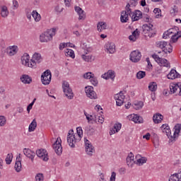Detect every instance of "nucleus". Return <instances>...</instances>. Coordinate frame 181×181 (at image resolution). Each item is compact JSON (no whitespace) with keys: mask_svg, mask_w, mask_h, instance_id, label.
<instances>
[{"mask_svg":"<svg viewBox=\"0 0 181 181\" xmlns=\"http://www.w3.org/2000/svg\"><path fill=\"white\" fill-rule=\"evenodd\" d=\"M56 32L57 30L54 28L47 30L40 35V41L41 43H47L53 40V36L56 35Z\"/></svg>","mask_w":181,"mask_h":181,"instance_id":"f257e3e1","label":"nucleus"},{"mask_svg":"<svg viewBox=\"0 0 181 181\" xmlns=\"http://www.w3.org/2000/svg\"><path fill=\"white\" fill-rule=\"evenodd\" d=\"M29 59H30V57H29V54H24L23 56L21 57L22 64L27 67H30L31 69H36V62H35V60L33 59H30V62H29Z\"/></svg>","mask_w":181,"mask_h":181,"instance_id":"f03ea898","label":"nucleus"},{"mask_svg":"<svg viewBox=\"0 0 181 181\" xmlns=\"http://www.w3.org/2000/svg\"><path fill=\"white\" fill-rule=\"evenodd\" d=\"M62 88L66 97H67V98L69 100H73L74 93H73V90H71L70 88V84H69V82L64 81L62 83Z\"/></svg>","mask_w":181,"mask_h":181,"instance_id":"7ed1b4c3","label":"nucleus"},{"mask_svg":"<svg viewBox=\"0 0 181 181\" xmlns=\"http://www.w3.org/2000/svg\"><path fill=\"white\" fill-rule=\"evenodd\" d=\"M80 139H76V135L74 134V131L71 129L68 132L67 135V142L71 148H76V143L78 142Z\"/></svg>","mask_w":181,"mask_h":181,"instance_id":"20e7f679","label":"nucleus"},{"mask_svg":"<svg viewBox=\"0 0 181 181\" xmlns=\"http://www.w3.org/2000/svg\"><path fill=\"white\" fill-rule=\"evenodd\" d=\"M41 81L44 86H48L52 81V72L47 69L44 71L41 75Z\"/></svg>","mask_w":181,"mask_h":181,"instance_id":"39448f33","label":"nucleus"},{"mask_svg":"<svg viewBox=\"0 0 181 181\" xmlns=\"http://www.w3.org/2000/svg\"><path fill=\"white\" fill-rule=\"evenodd\" d=\"M152 28H153V25H152L151 23L144 24L142 25L143 32L145 34L148 33V37H153V36L156 35V31H154Z\"/></svg>","mask_w":181,"mask_h":181,"instance_id":"423d86ee","label":"nucleus"},{"mask_svg":"<svg viewBox=\"0 0 181 181\" xmlns=\"http://www.w3.org/2000/svg\"><path fill=\"white\" fill-rule=\"evenodd\" d=\"M52 148L57 155H61L63 153V147H62V139L58 137L55 142L52 145Z\"/></svg>","mask_w":181,"mask_h":181,"instance_id":"0eeeda50","label":"nucleus"},{"mask_svg":"<svg viewBox=\"0 0 181 181\" xmlns=\"http://www.w3.org/2000/svg\"><path fill=\"white\" fill-rule=\"evenodd\" d=\"M84 142H85V148H86V152L87 155H89V156H93V153H94V146L91 144L90 141L87 139V138H84Z\"/></svg>","mask_w":181,"mask_h":181,"instance_id":"6e6552de","label":"nucleus"},{"mask_svg":"<svg viewBox=\"0 0 181 181\" xmlns=\"http://www.w3.org/2000/svg\"><path fill=\"white\" fill-rule=\"evenodd\" d=\"M85 90L88 98H90V100H97V93L94 91V88L93 86H86Z\"/></svg>","mask_w":181,"mask_h":181,"instance_id":"1a4fd4ad","label":"nucleus"},{"mask_svg":"<svg viewBox=\"0 0 181 181\" xmlns=\"http://www.w3.org/2000/svg\"><path fill=\"white\" fill-rule=\"evenodd\" d=\"M114 98L116 100V105H117V107H121V105L124 104L125 95H124V93H122V91H120L119 93L116 94L114 96Z\"/></svg>","mask_w":181,"mask_h":181,"instance_id":"9d476101","label":"nucleus"},{"mask_svg":"<svg viewBox=\"0 0 181 181\" xmlns=\"http://www.w3.org/2000/svg\"><path fill=\"white\" fill-rule=\"evenodd\" d=\"M141 57H142V55L139 51L134 50L130 54V60L133 63H138L141 60Z\"/></svg>","mask_w":181,"mask_h":181,"instance_id":"9b49d317","label":"nucleus"},{"mask_svg":"<svg viewBox=\"0 0 181 181\" xmlns=\"http://www.w3.org/2000/svg\"><path fill=\"white\" fill-rule=\"evenodd\" d=\"M36 155L40 159H42L45 162H47L49 160V158H47V151L45 149H38L36 151Z\"/></svg>","mask_w":181,"mask_h":181,"instance_id":"f8f14e48","label":"nucleus"},{"mask_svg":"<svg viewBox=\"0 0 181 181\" xmlns=\"http://www.w3.org/2000/svg\"><path fill=\"white\" fill-rule=\"evenodd\" d=\"M143 16L144 14L142 13V11L139 10H135L134 12H133L132 21V22H136L139 21V19H142Z\"/></svg>","mask_w":181,"mask_h":181,"instance_id":"ddd939ff","label":"nucleus"},{"mask_svg":"<svg viewBox=\"0 0 181 181\" xmlns=\"http://www.w3.org/2000/svg\"><path fill=\"white\" fill-rule=\"evenodd\" d=\"M101 77L105 80H109V78H111V80H114V78H115V71L112 70H109L107 73L103 74Z\"/></svg>","mask_w":181,"mask_h":181,"instance_id":"4468645a","label":"nucleus"},{"mask_svg":"<svg viewBox=\"0 0 181 181\" xmlns=\"http://www.w3.org/2000/svg\"><path fill=\"white\" fill-rule=\"evenodd\" d=\"M169 80H175V78H180V74L177 73L175 69H172L167 75Z\"/></svg>","mask_w":181,"mask_h":181,"instance_id":"2eb2a0df","label":"nucleus"},{"mask_svg":"<svg viewBox=\"0 0 181 181\" xmlns=\"http://www.w3.org/2000/svg\"><path fill=\"white\" fill-rule=\"evenodd\" d=\"M23 153L25 156H27V158H29V159H31V161L33 162L35 156H36V153H35V151H32L29 148H24Z\"/></svg>","mask_w":181,"mask_h":181,"instance_id":"dca6fc26","label":"nucleus"},{"mask_svg":"<svg viewBox=\"0 0 181 181\" xmlns=\"http://www.w3.org/2000/svg\"><path fill=\"white\" fill-rule=\"evenodd\" d=\"M156 46L160 49H163V52H165V54H168V47H166V46H168V42H165V41L157 42Z\"/></svg>","mask_w":181,"mask_h":181,"instance_id":"f3484780","label":"nucleus"},{"mask_svg":"<svg viewBox=\"0 0 181 181\" xmlns=\"http://www.w3.org/2000/svg\"><path fill=\"white\" fill-rule=\"evenodd\" d=\"M105 49L107 53L112 54L115 53V44L113 42H107L105 45Z\"/></svg>","mask_w":181,"mask_h":181,"instance_id":"a211bd4d","label":"nucleus"},{"mask_svg":"<svg viewBox=\"0 0 181 181\" xmlns=\"http://www.w3.org/2000/svg\"><path fill=\"white\" fill-rule=\"evenodd\" d=\"M75 11L77 12L79 18V21H84L86 19V13L84 11L80 6H75Z\"/></svg>","mask_w":181,"mask_h":181,"instance_id":"6ab92c4d","label":"nucleus"},{"mask_svg":"<svg viewBox=\"0 0 181 181\" xmlns=\"http://www.w3.org/2000/svg\"><path fill=\"white\" fill-rule=\"evenodd\" d=\"M20 80L23 84H30L32 83V77L28 74H23L20 77Z\"/></svg>","mask_w":181,"mask_h":181,"instance_id":"aec40b11","label":"nucleus"},{"mask_svg":"<svg viewBox=\"0 0 181 181\" xmlns=\"http://www.w3.org/2000/svg\"><path fill=\"white\" fill-rule=\"evenodd\" d=\"M122 127V124L119 122L115 124L112 129H110V135H114L115 132H119Z\"/></svg>","mask_w":181,"mask_h":181,"instance_id":"412c9836","label":"nucleus"},{"mask_svg":"<svg viewBox=\"0 0 181 181\" xmlns=\"http://www.w3.org/2000/svg\"><path fill=\"white\" fill-rule=\"evenodd\" d=\"M129 21V14L127 11H122L120 16V21L122 23H127Z\"/></svg>","mask_w":181,"mask_h":181,"instance_id":"4be33fe9","label":"nucleus"},{"mask_svg":"<svg viewBox=\"0 0 181 181\" xmlns=\"http://www.w3.org/2000/svg\"><path fill=\"white\" fill-rule=\"evenodd\" d=\"M163 120V115H162L160 113H156L153 117V121L154 124H160L162 121Z\"/></svg>","mask_w":181,"mask_h":181,"instance_id":"5701e85b","label":"nucleus"},{"mask_svg":"<svg viewBox=\"0 0 181 181\" xmlns=\"http://www.w3.org/2000/svg\"><path fill=\"white\" fill-rule=\"evenodd\" d=\"M18 53V47L17 46H12L7 49V54L9 56H15Z\"/></svg>","mask_w":181,"mask_h":181,"instance_id":"b1692460","label":"nucleus"},{"mask_svg":"<svg viewBox=\"0 0 181 181\" xmlns=\"http://www.w3.org/2000/svg\"><path fill=\"white\" fill-rule=\"evenodd\" d=\"M31 60H34V62H35V64L37 63L39 64V63L42 62L43 59L42 58V55L40 53L35 52L33 55V59Z\"/></svg>","mask_w":181,"mask_h":181,"instance_id":"393cba45","label":"nucleus"},{"mask_svg":"<svg viewBox=\"0 0 181 181\" xmlns=\"http://www.w3.org/2000/svg\"><path fill=\"white\" fill-rule=\"evenodd\" d=\"M158 64L163 66V67H170V63L166 59L158 58Z\"/></svg>","mask_w":181,"mask_h":181,"instance_id":"a878e982","label":"nucleus"},{"mask_svg":"<svg viewBox=\"0 0 181 181\" xmlns=\"http://www.w3.org/2000/svg\"><path fill=\"white\" fill-rule=\"evenodd\" d=\"M37 127V122H36V119H34L28 127V132H33V131L36 129Z\"/></svg>","mask_w":181,"mask_h":181,"instance_id":"bb28decb","label":"nucleus"},{"mask_svg":"<svg viewBox=\"0 0 181 181\" xmlns=\"http://www.w3.org/2000/svg\"><path fill=\"white\" fill-rule=\"evenodd\" d=\"M14 169L18 173L21 172L22 169V163L21 162V158H16Z\"/></svg>","mask_w":181,"mask_h":181,"instance_id":"cd10ccee","label":"nucleus"},{"mask_svg":"<svg viewBox=\"0 0 181 181\" xmlns=\"http://www.w3.org/2000/svg\"><path fill=\"white\" fill-rule=\"evenodd\" d=\"M132 119L134 122H135V124H142V122H144V119L142 117L137 115H134Z\"/></svg>","mask_w":181,"mask_h":181,"instance_id":"c85d7f7f","label":"nucleus"},{"mask_svg":"<svg viewBox=\"0 0 181 181\" xmlns=\"http://www.w3.org/2000/svg\"><path fill=\"white\" fill-rule=\"evenodd\" d=\"M76 46L70 42H63L59 45V50H63L65 47H75Z\"/></svg>","mask_w":181,"mask_h":181,"instance_id":"c756f323","label":"nucleus"},{"mask_svg":"<svg viewBox=\"0 0 181 181\" xmlns=\"http://www.w3.org/2000/svg\"><path fill=\"white\" fill-rule=\"evenodd\" d=\"M179 83H177L174 85L170 86V91L171 94H175L177 91L179 92Z\"/></svg>","mask_w":181,"mask_h":181,"instance_id":"7c9ffc66","label":"nucleus"},{"mask_svg":"<svg viewBox=\"0 0 181 181\" xmlns=\"http://www.w3.org/2000/svg\"><path fill=\"white\" fill-rule=\"evenodd\" d=\"M1 15L2 18H6L8 15H9V11H8V7H6V6H2Z\"/></svg>","mask_w":181,"mask_h":181,"instance_id":"2f4dec72","label":"nucleus"},{"mask_svg":"<svg viewBox=\"0 0 181 181\" xmlns=\"http://www.w3.org/2000/svg\"><path fill=\"white\" fill-rule=\"evenodd\" d=\"M32 16L34 18L35 22H39L40 19H42V16H40V14H39L37 11H33L32 12Z\"/></svg>","mask_w":181,"mask_h":181,"instance_id":"473e14b6","label":"nucleus"},{"mask_svg":"<svg viewBox=\"0 0 181 181\" xmlns=\"http://www.w3.org/2000/svg\"><path fill=\"white\" fill-rule=\"evenodd\" d=\"M98 30L99 32H101L103 30H105L107 29V23H105V22H99L98 23Z\"/></svg>","mask_w":181,"mask_h":181,"instance_id":"72a5a7b5","label":"nucleus"},{"mask_svg":"<svg viewBox=\"0 0 181 181\" xmlns=\"http://www.w3.org/2000/svg\"><path fill=\"white\" fill-rule=\"evenodd\" d=\"M148 90L150 91H156L158 90V84L156 82H151L148 86Z\"/></svg>","mask_w":181,"mask_h":181,"instance_id":"f704fd0d","label":"nucleus"},{"mask_svg":"<svg viewBox=\"0 0 181 181\" xmlns=\"http://www.w3.org/2000/svg\"><path fill=\"white\" fill-rule=\"evenodd\" d=\"M65 56H69V57H71V59H74V57H76L74 51L71 49H66V50L65 51Z\"/></svg>","mask_w":181,"mask_h":181,"instance_id":"c9c22d12","label":"nucleus"},{"mask_svg":"<svg viewBox=\"0 0 181 181\" xmlns=\"http://www.w3.org/2000/svg\"><path fill=\"white\" fill-rule=\"evenodd\" d=\"M85 131L88 134V135H89L90 136H91L92 135H94V132H95V131L94 130V128L91 127V126L86 127L85 128Z\"/></svg>","mask_w":181,"mask_h":181,"instance_id":"e433bc0d","label":"nucleus"},{"mask_svg":"<svg viewBox=\"0 0 181 181\" xmlns=\"http://www.w3.org/2000/svg\"><path fill=\"white\" fill-rule=\"evenodd\" d=\"M123 12H127L128 15L131 16L134 12H132V8H131V4L128 3L125 7V11H123Z\"/></svg>","mask_w":181,"mask_h":181,"instance_id":"4c0bfd02","label":"nucleus"},{"mask_svg":"<svg viewBox=\"0 0 181 181\" xmlns=\"http://www.w3.org/2000/svg\"><path fill=\"white\" fill-rule=\"evenodd\" d=\"M173 33V28H170L163 33V39H168Z\"/></svg>","mask_w":181,"mask_h":181,"instance_id":"58836bf2","label":"nucleus"},{"mask_svg":"<svg viewBox=\"0 0 181 181\" xmlns=\"http://www.w3.org/2000/svg\"><path fill=\"white\" fill-rule=\"evenodd\" d=\"M142 107H144V102L142 101L137 102L134 105V110H141Z\"/></svg>","mask_w":181,"mask_h":181,"instance_id":"ea45409f","label":"nucleus"},{"mask_svg":"<svg viewBox=\"0 0 181 181\" xmlns=\"http://www.w3.org/2000/svg\"><path fill=\"white\" fill-rule=\"evenodd\" d=\"M145 76H146V72L144 71H139V72H137L136 74V78L139 80H141V78H144V77H145Z\"/></svg>","mask_w":181,"mask_h":181,"instance_id":"a19ab883","label":"nucleus"},{"mask_svg":"<svg viewBox=\"0 0 181 181\" xmlns=\"http://www.w3.org/2000/svg\"><path fill=\"white\" fill-rule=\"evenodd\" d=\"M90 83L95 87H97V86H98V80L97 79V77H95L94 75L90 78Z\"/></svg>","mask_w":181,"mask_h":181,"instance_id":"79ce46f5","label":"nucleus"},{"mask_svg":"<svg viewBox=\"0 0 181 181\" xmlns=\"http://www.w3.org/2000/svg\"><path fill=\"white\" fill-rule=\"evenodd\" d=\"M179 179V173H175L170 175L168 181H177Z\"/></svg>","mask_w":181,"mask_h":181,"instance_id":"37998d69","label":"nucleus"},{"mask_svg":"<svg viewBox=\"0 0 181 181\" xmlns=\"http://www.w3.org/2000/svg\"><path fill=\"white\" fill-rule=\"evenodd\" d=\"M147 161L148 158H146V157H141V158L137 159V163H139L140 166L141 165H144V163H146Z\"/></svg>","mask_w":181,"mask_h":181,"instance_id":"c03bdc74","label":"nucleus"},{"mask_svg":"<svg viewBox=\"0 0 181 181\" xmlns=\"http://www.w3.org/2000/svg\"><path fill=\"white\" fill-rule=\"evenodd\" d=\"M11 158H13V154L8 153L6 158V163L7 165H11V163H12V158H11Z\"/></svg>","mask_w":181,"mask_h":181,"instance_id":"a18cd8bd","label":"nucleus"},{"mask_svg":"<svg viewBox=\"0 0 181 181\" xmlns=\"http://www.w3.org/2000/svg\"><path fill=\"white\" fill-rule=\"evenodd\" d=\"M82 59L85 61V62H93V60H94V59H93V57L91 55H85L83 54L82 55Z\"/></svg>","mask_w":181,"mask_h":181,"instance_id":"49530a36","label":"nucleus"},{"mask_svg":"<svg viewBox=\"0 0 181 181\" xmlns=\"http://www.w3.org/2000/svg\"><path fill=\"white\" fill-rule=\"evenodd\" d=\"M177 12H179V8L177 6H173V8L170 10L171 15H173V16H175Z\"/></svg>","mask_w":181,"mask_h":181,"instance_id":"de8ad7c7","label":"nucleus"},{"mask_svg":"<svg viewBox=\"0 0 181 181\" xmlns=\"http://www.w3.org/2000/svg\"><path fill=\"white\" fill-rule=\"evenodd\" d=\"M94 76V74L91 72H86L83 74V78H86L87 80L91 79V78Z\"/></svg>","mask_w":181,"mask_h":181,"instance_id":"09e8293b","label":"nucleus"},{"mask_svg":"<svg viewBox=\"0 0 181 181\" xmlns=\"http://www.w3.org/2000/svg\"><path fill=\"white\" fill-rule=\"evenodd\" d=\"M6 124V119L4 116H0V127H4Z\"/></svg>","mask_w":181,"mask_h":181,"instance_id":"8fccbe9b","label":"nucleus"},{"mask_svg":"<svg viewBox=\"0 0 181 181\" xmlns=\"http://www.w3.org/2000/svg\"><path fill=\"white\" fill-rule=\"evenodd\" d=\"M44 177L42 173H38L35 176L36 181H43Z\"/></svg>","mask_w":181,"mask_h":181,"instance_id":"3c124183","label":"nucleus"},{"mask_svg":"<svg viewBox=\"0 0 181 181\" xmlns=\"http://www.w3.org/2000/svg\"><path fill=\"white\" fill-rule=\"evenodd\" d=\"M142 19L144 22H152V18H150L148 14H144Z\"/></svg>","mask_w":181,"mask_h":181,"instance_id":"603ef678","label":"nucleus"},{"mask_svg":"<svg viewBox=\"0 0 181 181\" xmlns=\"http://www.w3.org/2000/svg\"><path fill=\"white\" fill-rule=\"evenodd\" d=\"M76 132L78 134V136L81 139V136H83V129L81 128V127H78L76 128Z\"/></svg>","mask_w":181,"mask_h":181,"instance_id":"864d4df0","label":"nucleus"},{"mask_svg":"<svg viewBox=\"0 0 181 181\" xmlns=\"http://www.w3.org/2000/svg\"><path fill=\"white\" fill-rule=\"evenodd\" d=\"M36 101V98H34L32 103H30L27 107V111L28 112H30V110H32V107H33V105L35 104V102Z\"/></svg>","mask_w":181,"mask_h":181,"instance_id":"5fc2aeb1","label":"nucleus"},{"mask_svg":"<svg viewBox=\"0 0 181 181\" xmlns=\"http://www.w3.org/2000/svg\"><path fill=\"white\" fill-rule=\"evenodd\" d=\"M164 131H165L167 136L168 138H171V139H172V136H172V132L170 131V127H168L167 129H165Z\"/></svg>","mask_w":181,"mask_h":181,"instance_id":"6e6d98bb","label":"nucleus"},{"mask_svg":"<svg viewBox=\"0 0 181 181\" xmlns=\"http://www.w3.org/2000/svg\"><path fill=\"white\" fill-rule=\"evenodd\" d=\"M13 9H18L19 8V3H18V1L13 0Z\"/></svg>","mask_w":181,"mask_h":181,"instance_id":"4d7b16f0","label":"nucleus"},{"mask_svg":"<svg viewBox=\"0 0 181 181\" xmlns=\"http://www.w3.org/2000/svg\"><path fill=\"white\" fill-rule=\"evenodd\" d=\"M177 34L173 35L171 37V40L173 41V43H176V41L178 40V37Z\"/></svg>","mask_w":181,"mask_h":181,"instance_id":"13d9d810","label":"nucleus"},{"mask_svg":"<svg viewBox=\"0 0 181 181\" xmlns=\"http://www.w3.org/2000/svg\"><path fill=\"white\" fill-rule=\"evenodd\" d=\"M153 59H154V60H156V63L159 62V59H161L160 57H159V56L156 54H153L152 55Z\"/></svg>","mask_w":181,"mask_h":181,"instance_id":"bf43d9fd","label":"nucleus"},{"mask_svg":"<svg viewBox=\"0 0 181 181\" xmlns=\"http://www.w3.org/2000/svg\"><path fill=\"white\" fill-rule=\"evenodd\" d=\"M144 139H146L147 141H149L151 139V134L147 133L146 134L143 136Z\"/></svg>","mask_w":181,"mask_h":181,"instance_id":"052dcab7","label":"nucleus"},{"mask_svg":"<svg viewBox=\"0 0 181 181\" xmlns=\"http://www.w3.org/2000/svg\"><path fill=\"white\" fill-rule=\"evenodd\" d=\"M134 160V153L132 152H130L129 154L127 156V160Z\"/></svg>","mask_w":181,"mask_h":181,"instance_id":"680f3d73","label":"nucleus"},{"mask_svg":"<svg viewBox=\"0 0 181 181\" xmlns=\"http://www.w3.org/2000/svg\"><path fill=\"white\" fill-rule=\"evenodd\" d=\"M136 35H139V31H138V28H136L134 31L132 32V36L136 37Z\"/></svg>","mask_w":181,"mask_h":181,"instance_id":"e2e57ef3","label":"nucleus"},{"mask_svg":"<svg viewBox=\"0 0 181 181\" xmlns=\"http://www.w3.org/2000/svg\"><path fill=\"white\" fill-rule=\"evenodd\" d=\"M146 62L148 63V69H152L153 66L152 64L151 63V61L149 60V57H147L146 59Z\"/></svg>","mask_w":181,"mask_h":181,"instance_id":"0e129e2a","label":"nucleus"},{"mask_svg":"<svg viewBox=\"0 0 181 181\" xmlns=\"http://www.w3.org/2000/svg\"><path fill=\"white\" fill-rule=\"evenodd\" d=\"M129 4L130 6H136V5H138V3L135 1V0H131Z\"/></svg>","mask_w":181,"mask_h":181,"instance_id":"69168bd1","label":"nucleus"},{"mask_svg":"<svg viewBox=\"0 0 181 181\" xmlns=\"http://www.w3.org/2000/svg\"><path fill=\"white\" fill-rule=\"evenodd\" d=\"M129 39L132 42H136V37H134V35H129Z\"/></svg>","mask_w":181,"mask_h":181,"instance_id":"338daca9","label":"nucleus"},{"mask_svg":"<svg viewBox=\"0 0 181 181\" xmlns=\"http://www.w3.org/2000/svg\"><path fill=\"white\" fill-rule=\"evenodd\" d=\"M161 12H162V11L159 8H156L153 10V13H156H156H161Z\"/></svg>","mask_w":181,"mask_h":181,"instance_id":"774afa93","label":"nucleus"}]
</instances>
